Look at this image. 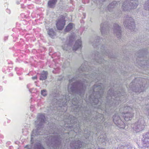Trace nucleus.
<instances>
[{
    "mask_svg": "<svg viewBox=\"0 0 149 149\" xmlns=\"http://www.w3.org/2000/svg\"><path fill=\"white\" fill-rule=\"evenodd\" d=\"M104 86L102 84L96 83L95 84L92 90L90 93H92L89 96V100L88 102L91 104L92 107L101 109L106 108L108 107L116 106L120 102H125V98L124 95V93L121 94L119 92L113 91L112 89H110L107 93L106 97V103L100 101L102 100V94L103 92Z\"/></svg>",
    "mask_w": 149,
    "mask_h": 149,
    "instance_id": "f257e3e1",
    "label": "nucleus"
},
{
    "mask_svg": "<svg viewBox=\"0 0 149 149\" xmlns=\"http://www.w3.org/2000/svg\"><path fill=\"white\" fill-rule=\"evenodd\" d=\"M87 64L88 63L87 62H85L81 65V66L79 69V72L80 74H79V76L81 77V78H82L81 79L82 80L79 81L88 84V82H87L88 80H86V79H84V78L88 79H89L88 82H90V81H95L96 79L97 80H100V78L98 77H97L98 74H97L96 73L95 74V75L94 74H92L91 77L90 76L89 77L88 74H87V72L86 71L88 70L87 67Z\"/></svg>",
    "mask_w": 149,
    "mask_h": 149,
    "instance_id": "f03ea898",
    "label": "nucleus"
},
{
    "mask_svg": "<svg viewBox=\"0 0 149 149\" xmlns=\"http://www.w3.org/2000/svg\"><path fill=\"white\" fill-rule=\"evenodd\" d=\"M135 109L131 108L130 107L124 105L123 107L120 109V112L123 110V112L121 114L126 121H128L131 120L134 116Z\"/></svg>",
    "mask_w": 149,
    "mask_h": 149,
    "instance_id": "7ed1b4c3",
    "label": "nucleus"
},
{
    "mask_svg": "<svg viewBox=\"0 0 149 149\" xmlns=\"http://www.w3.org/2000/svg\"><path fill=\"white\" fill-rule=\"evenodd\" d=\"M77 81H75V94L76 93L81 97L84 95L86 85H88V84ZM76 96V95H75Z\"/></svg>",
    "mask_w": 149,
    "mask_h": 149,
    "instance_id": "20e7f679",
    "label": "nucleus"
},
{
    "mask_svg": "<svg viewBox=\"0 0 149 149\" xmlns=\"http://www.w3.org/2000/svg\"><path fill=\"white\" fill-rule=\"evenodd\" d=\"M123 25L127 28L130 29L132 32L135 30V24L133 18L129 16L124 17Z\"/></svg>",
    "mask_w": 149,
    "mask_h": 149,
    "instance_id": "39448f33",
    "label": "nucleus"
},
{
    "mask_svg": "<svg viewBox=\"0 0 149 149\" xmlns=\"http://www.w3.org/2000/svg\"><path fill=\"white\" fill-rule=\"evenodd\" d=\"M137 0H126L124 2L122 8L124 11L136 8L137 6Z\"/></svg>",
    "mask_w": 149,
    "mask_h": 149,
    "instance_id": "423d86ee",
    "label": "nucleus"
},
{
    "mask_svg": "<svg viewBox=\"0 0 149 149\" xmlns=\"http://www.w3.org/2000/svg\"><path fill=\"white\" fill-rule=\"evenodd\" d=\"M144 124V121L143 118H141L134 124L133 128L134 130L139 132L143 129L145 127Z\"/></svg>",
    "mask_w": 149,
    "mask_h": 149,
    "instance_id": "0eeeda50",
    "label": "nucleus"
},
{
    "mask_svg": "<svg viewBox=\"0 0 149 149\" xmlns=\"http://www.w3.org/2000/svg\"><path fill=\"white\" fill-rule=\"evenodd\" d=\"M100 31L102 36L107 37L109 30L108 25L106 22L102 23L100 25Z\"/></svg>",
    "mask_w": 149,
    "mask_h": 149,
    "instance_id": "6e6552de",
    "label": "nucleus"
},
{
    "mask_svg": "<svg viewBox=\"0 0 149 149\" xmlns=\"http://www.w3.org/2000/svg\"><path fill=\"white\" fill-rule=\"evenodd\" d=\"M113 121L115 124L120 128H125V125L123 121L117 114H115L113 116Z\"/></svg>",
    "mask_w": 149,
    "mask_h": 149,
    "instance_id": "1a4fd4ad",
    "label": "nucleus"
},
{
    "mask_svg": "<svg viewBox=\"0 0 149 149\" xmlns=\"http://www.w3.org/2000/svg\"><path fill=\"white\" fill-rule=\"evenodd\" d=\"M65 17L61 16L57 21L56 26L58 29L62 30L65 25Z\"/></svg>",
    "mask_w": 149,
    "mask_h": 149,
    "instance_id": "9d476101",
    "label": "nucleus"
},
{
    "mask_svg": "<svg viewBox=\"0 0 149 149\" xmlns=\"http://www.w3.org/2000/svg\"><path fill=\"white\" fill-rule=\"evenodd\" d=\"M142 144L143 147L145 148H148L149 147V132L144 135Z\"/></svg>",
    "mask_w": 149,
    "mask_h": 149,
    "instance_id": "9b49d317",
    "label": "nucleus"
},
{
    "mask_svg": "<svg viewBox=\"0 0 149 149\" xmlns=\"http://www.w3.org/2000/svg\"><path fill=\"white\" fill-rule=\"evenodd\" d=\"M113 32L116 35L118 38H120L121 37V30L120 27L117 24L113 25Z\"/></svg>",
    "mask_w": 149,
    "mask_h": 149,
    "instance_id": "f8f14e48",
    "label": "nucleus"
},
{
    "mask_svg": "<svg viewBox=\"0 0 149 149\" xmlns=\"http://www.w3.org/2000/svg\"><path fill=\"white\" fill-rule=\"evenodd\" d=\"M99 52H97L95 54V56L96 58L95 59V61L96 63H98L99 64L101 63V64L102 63L104 64L105 63H107V62L104 61V60L102 58H100V55L98 54Z\"/></svg>",
    "mask_w": 149,
    "mask_h": 149,
    "instance_id": "ddd939ff",
    "label": "nucleus"
},
{
    "mask_svg": "<svg viewBox=\"0 0 149 149\" xmlns=\"http://www.w3.org/2000/svg\"><path fill=\"white\" fill-rule=\"evenodd\" d=\"M68 88L69 91L73 92L74 90V78L70 80Z\"/></svg>",
    "mask_w": 149,
    "mask_h": 149,
    "instance_id": "4468645a",
    "label": "nucleus"
},
{
    "mask_svg": "<svg viewBox=\"0 0 149 149\" xmlns=\"http://www.w3.org/2000/svg\"><path fill=\"white\" fill-rule=\"evenodd\" d=\"M118 5V3L116 1H113L109 4L108 6V10L109 11H112Z\"/></svg>",
    "mask_w": 149,
    "mask_h": 149,
    "instance_id": "2eb2a0df",
    "label": "nucleus"
},
{
    "mask_svg": "<svg viewBox=\"0 0 149 149\" xmlns=\"http://www.w3.org/2000/svg\"><path fill=\"white\" fill-rule=\"evenodd\" d=\"M75 51L77 49H81V38H79L75 42Z\"/></svg>",
    "mask_w": 149,
    "mask_h": 149,
    "instance_id": "dca6fc26",
    "label": "nucleus"
},
{
    "mask_svg": "<svg viewBox=\"0 0 149 149\" xmlns=\"http://www.w3.org/2000/svg\"><path fill=\"white\" fill-rule=\"evenodd\" d=\"M96 121L99 124H102L104 122V120L103 118V115L101 114H98L96 118Z\"/></svg>",
    "mask_w": 149,
    "mask_h": 149,
    "instance_id": "f3484780",
    "label": "nucleus"
},
{
    "mask_svg": "<svg viewBox=\"0 0 149 149\" xmlns=\"http://www.w3.org/2000/svg\"><path fill=\"white\" fill-rule=\"evenodd\" d=\"M84 143L80 141H75V149H80L82 146H84Z\"/></svg>",
    "mask_w": 149,
    "mask_h": 149,
    "instance_id": "a211bd4d",
    "label": "nucleus"
},
{
    "mask_svg": "<svg viewBox=\"0 0 149 149\" xmlns=\"http://www.w3.org/2000/svg\"><path fill=\"white\" fill-rule=\"evenodd\" d=\"M85 113V115H83V117L85 118V120H90L91 116H91L90 114L91 112L89 111L85 110L84 112Z\"/></svg>",
    "mask_w": 149,
    "mask_h": 149,
    "instance_id": "6ab92c4d",
    "label": "nucleus"
},
{
    "mask_svg": "<svg viewBox=\"0 0 149 149\" xmlns=\"http://www.w3.org/2000/svg\"><path fill=\"white\" fill-rule=\"evenodd\" d=\"M57 0H49L48 2V6L51 8H54L57 2Z\"/></svg>",
    "mask_w": 149,
    "mask_h": 149,
    "instance_id": "aec40b11",
    "label": "nucleus"
},
{
    "mask_svg": "<svg viewBox=\"0 0 149 149\" xmlns=\"http://www.w3.org/2000/svg\"><path fill=\"white\" fill-rule=\"evenodd\" d=\"M47 72L43 71L41 74L40 79L42 80L46 79L47 78Z\"/></svg>",
    "mask_w": 149,
    "mask_h": 149,
    "instance_id": "412c9836",
    "label": "nucleus"
},
{
    "mask_svg": "<svg viewBox=\"0 0 149 149\" xmlns=\"http://www.w3.org/2000/svg\"><path fill=\"white\" fill-rule=\"evenodd\" d=\"M101 49V54H105L106 55H108L109 57H111V55H110V53L109 54L108 53V51H106L105 49L103 47H102V48H100Z\"/></svg>",
    "mask_w": 149,
    "mask_h": 149,
    "instance_id": "4be33fe9",
    "label": "nucleus"
},
{
    "mask_svg": "<svg viewBox=\"0 0 149 149\" xmlns=\"http://www.w3.org/2000/svg\"><path fill=\"white\" fill-rule=\"evenodd\" d=\"M73 25L72 23H69L66 27L65 30V31L68 32L70 31L72 28Z\"/></svg>",
    "mask_w": 149,
    "mask_h": 149,
    "instance_id": "5701e85b",
    "label": "nucleus"
},
{
    "mask_svg": "<svg viewBox=\"0 0 149 149\" xmlns=\"http://www.w3.org/2000/svg\"><path fill=\"white\" fill-rule=\"evenodd\" d=\"M103 66H104H104H103V68L102 69V70H102V72H101V73H100V75H101V74H102V72L103 71H105L106 72H108V70L107 68L109 67H107V66L106 65V64H104L103 65Z\"/></svg>",
    "mask_w": 149,
    "mask_h": 149,
    "instance_id": "b1692460",
    "label": "nucleus"
},
{
    "mask_svg": "<svg viewBox=\"0 0 149 149\" xmlns=\"http://www.w3.org/2000/svg\"><path fill=\"white\" fill-rule=\"evenodd\" d=\"M144 8L145 10H149V0L146 1L145 3Z\"/></svg>",
    "mask_w": 149,
    "mask_h": 149,
    "instance_id": "393cba45",
    "label": "nucleus"
},
{
    "mask_svg": "<svg viewBox=\"0 0 149 149\" xmlns=\"http://www.w3.org/2000/svg\"><path fill=\"white\" fill-rule=\"evenodd\" d=\"M48 33L51 38H52L55 34L54 31L52 29H50L49 30Z\"/></svg>",
    "mask_w": 149,
    "mask_h": 149,
    "instance_id": "a878e982",
    "label": "nucleus"
},
{
    "mask_svg": "<svg viewBox=\"0 0 149 149\" xmlns=\"http://www.w3.org/2000/svg\"><path fill=\"white\" fill-rule=\"evenodd\" d=\"M121 148V149H131V147L129 145L125 146L122 145Z\"/></svg>",
    "mask_w": 149,
    "mask_h": 149,
    "instance_id": "bb28decb",
    "label": "nucleus"
},
{
    "mask_svg": "<svg viewBox=\"0 0 149 149\" xmlns=\"http://www.w3.org/2000/svg\"><path fill=\"white\" fill-rule=\"evenodd\" d=\"M145 107L146 108V109L147 110V114L149 118V105H147Z\"/></svg>",
    "mask_w": 149,
    "mask_h": 149,
    "instance_id": "cd10ccee",
    "label": "nucleus"
},
{
    "mask_svg": "<svg viewBox=\"0 0 149 149\" xmlns=\"http://www.w3.org/2000/svg\"><path fill=\"white\" fill-rule=\"evenodd\" d=\"M41 93L44 96H45L47 95L46 91L45 90H43L41 91Z\"/></svg>",
    "mask_w": 149,
    "mask_h": 149,
    "instance_id": "c85d7f7f",
    "label": "nucleus"
},
{
    "mask_svg": "<svg viewBox=\"0 0 149 149\" xmlns=\"http://www.w3.org/2000/svg\"><path fill=\"white\" fill-rule=\"evenodd\" d=\"M92 41V40H91L90 41V42L91 43V44H92L93 45V47L95 48V46H97V41H96V44H95L94 43H92L91 41Z\"/></svg>",
    "mask_w": 149,
    "mask_h": 149,
    "instance_id": "c756f323",
    "label": "nucleus"
},
{
    "mask_svg": "<svg viewBox=\"0 0 149 149\" xmlns=\"http://www.w3.org/2000/svg\"><path fill=\"white\" fill-rule=\"evenodd\" d=\"M89 135H90L89 133V132H88L86 134L85 133L84 136H85L86 138H87L89 137Z\"/></svg>",
    "mask_w": 149,
    "mask_h": 149,
    "instance_id": "7c9ffc66",
    "label": "nucleus"
},
{
    "mask_svg": "<svg viewBox=\"0 0 149 149\" xmlns=\"http://www.w3.org/2000/svg\"><path fill=\"white\" fill-rule=\"evenodd\" d=\"M144 87H143V85H142L141 86V84H140V88L141 91H144Z\"/></svg>",
    "mask_w": 149,
    "mask_h": 149,
    "instance_id": "2f4dec72",
    "label": "nucleus"
},
{
    "mask_svg": "<svg viewBox=\"0 0 149 149\" xmlns=\"http://www.w3.org/2000/svg\"><path fill=\"white\" fill-rule=\"evenodd\" d=\"M144 80L143 79H142V78H140L139 79H138L137 80H139V84H140L141 83V81H143V80Z\"/></svg>",
    "mask_w": 149,
    "mask_h": 149,
    "instance_id": "473e14b6",
    "label": "nucleus"
},
{
    "mask_svg": "<svg viewBox=\"0 0 149 149\" xmlns=\"http://www.w3.org/2000/svg\"><path fill=\"white\" fill-rule=\"evenodd\" d=\"M76 31L78 32V34H77L78 36H79V35H80L81 34V31H79V30H76Z\"/></svg>",
    "mask_w": 149,
    "mask_h": 149,
    "instance_id": "72a5a7b5",
    "label": "nucleus"
},
{
    "mask_svg": "<svg viewBox=\"0 0 149 149\" xmlns=\"http://www.w3.org/2000/svg\"><path fill=\"white\" fill-rule=\"evenodd\" d=\"M32 78L33 80L36 79L37 78V77L36 76H35L32 77Z\"/></svg>",
    "mask_w": 149,
    "mask_h": 149,
    "instance_id": "f704fd0d",
    "label": "nucleus"
},
{
    "mask_svg": "<svg viewBox=\"0 0 149 149\" xmlns=\"http://www.w3.org/2000/svg\"><path fill=\"white\" fill-rule=\"evenodd\" d=\"M121 146H118V147H117L116 148H115V149H121Z\"/></svg>",
    "mask_w": 149,
    "mask_h": 149,
    "instance_id": "c9c22d12",
    "label": "nucleus"
},
{
    "mask_svg": "<svg viewBox=\"0 0 149 149\" xmlns=\"http://www.w3.org/2000/svg\"><path fill=\"white\" fill-rule=\"evenodd\" d=\"M39 116H41V117H44V118H45L44 117V116L43 115V114H39Z\"/></svg>",
    "mask_w": 149,
    "mask_h": 149,
    "instance_id": "e433bc0d",
    "label": "nucleus"
},
{
    "mask_svg": "<svg viewBox=\"0 0 149 149\" xmlns=\"http://www.w3.org/2000/svg\"><path fill=\"white\" fill-rule=\"evenodd\" d=\"M100 39V37H97V42H98V40Z\"/></svg>",
    "mask_w": 149,
    "mask_h": 149,
    "instance_id": "4c0bfd02",
    "label": "nucleus"
},
{
    "mask_svg": "<svg viewBox=\"0 0 149 149\" xmlns=\"http://www.w3.org/2000/svg\"><path fill=\"white\" fill-rule=\"evenodd\" d=\"M79 128L80 129V127H79ZM78 131L79 132H80V129H78Z\"/></svg>",
    "mask_w": 149,
    "mask_h": 149,
    "instance_id": "58836bf2",
    "label": "nucleus"
},
{
    "mask_svg": "<svg viewBox=\"0 0 149 149\" xmlns=\"http://www.w3.org/2000/svg\"><path fill=\"white\" fill-rule=\"evenodd\" d=\"M106 0H100V1L102 2L104 1H105Z\"/></svg>",
    "mask_w": 149,
    "mask_h": 149,
    "instance_id": "ea45409f",
    "label": "nucleus"
},
{
    "mask_svg": "<svg viewBox=\"0 0 149 149\" xmlns=\"http://www.w3.org/2000/svg\"><path fill=\"white\" fill-rule=\"evenodd\" d=\"M133 84V83H132L130 84V86H132V84Z\"/></svg>",
    "mask_w": 149,
    "mask_h": 149,
    "instance_id": "a19ab883",
    "label": "nucleus"
},
{
    "mask_svg": "<svg viewBox=\"0 0 149 149\" xmlns=\"http://www.w3.org/2000/svg\"><path fill=\"white\" fill-rule=\"evenodd\" d=\"M97 45V46H96V47H97V46L98 47V48H99V45ZM96 48H97V47H96Z\"/></svg>",
    "mask_w": 149,
    "mask_h": 149,
    "instance_id": "79ce46f5",
    "label": "nucleus"
},
{
    "mask_svg": "<svg viewBox=\"0 0 149 149\" xmlns=\"http://www.w3.org/2000/svg\"><path fill=\"white\" fill-rule=\"evenodd\" d=\"M82 108H80V110H82Z\"/></svg>",
    "mask_w": 149,
    "mask_h": 149,
    "instance_id": "37998d69",
    "label": "nucleus"
},
{
    "mask_svg": "<svg viewBox=\"0 0 149 149\" xmlns=\"http://www.w3.org/2000/svg\"><path fill=\"white\" fill-rule=\"evenodd\" d=\"M76 107H77V106L75 105V108Z\"/></svg>",
    "mask_w": 149,
    "mask_h": 149,
    "instance_id": "c03bdc74",
    "label": "nucleus"
},
{
    "mask_svg": "<svg viewBox=\"0 0 149 149\" xmlns=\"http://www.w3.org/2000/svg\"><path fill=\"white\" fill-rule=\"evenodd\" d=\"M75 132L77 133V132H76V131H75Z\"/></svg>",
    "mask_w": 149,
    "mask_h": 149,
    "instance_id": "a18cd8bd",
    "label": "nucleus"
},
{
    "mask_svg": "<svg viewBox=\"0 0 149 149\" xmlns=\"http://www.w3.org/2000/svg\"><path fill=\"white\" fill-rule=\"evenodd\" d=\"M136 111V109H135V111Z\"/></svg>",
    "mask_w": 149,
    "mask_h": 149,
    "instance_id": "49530a36",
    "label": "nucleus"
},
{
    "mask_svg": "<svg viewBox=\"0 0 149 149\" xmlns=\"http://www.w3.org/2000/svg\"><path fill=\"white\" fill-rule=\"evenodd\" d=\"M42 149H44V148H42Z\"/></svg>",
    "mask_w": 149,
    "mask_h": 149,
    "instance_id": "de8ad7c7",
    "label": "nucleus"
}]
</instances>
